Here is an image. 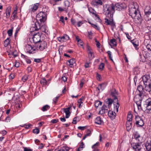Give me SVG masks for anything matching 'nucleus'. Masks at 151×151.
<instances>
[{
    "label": "nucleus",
    "mask_w": 151,
    "mask_h": 151,
    "mask_svg": "<svg viewBox=\"0 0 151 151\" xmlns=\"http://www.w3.org/2000/svg\"><path fill=\"white\" fill-rule=\"evenodd\" d=\"M119 6L117 4H112L110 5L106 4L103 6V12L106 16V18L105 19V23L106 25H110L112 30L116 27L115 23L113 18V14L115 10L119 8Z\"/></svg>",
    "instance_id": "obj_1"
},
{
    "label": "nucleus",
    "mask_w": 151,
    "mask_h": 151,
    "mask_svg": "<svg viewBox=\"0 0 151 151\" xmlns=\"http://www.w3.org/2000/svg\"><path fill=\"white\" fill-rule=\"evenodd\" d=\"M36 20L33 21L32 24L30 29L34 31L38 30L41 29V30L44 32L46 33V27L45 26L41 27L40 25L38 20H39L41 23L44 22L46 19L45 13L42 12H40L36 15Z\"/></svg>",
    "instance_id": "obj_2"
},
{
    "label": "nucleus",
    "mask_w": 151,
    "mask_h": 151,
    "mask_svg": "<svg viewBox=\"0 0 151 151\" xmlns=\"http://www.w3.org/2000/svg\"><path fill=\"white\" fill-rule=\"evenodd\" d=\"M137 9V6H136L132 5L129 6V14L133 18H134L136 20H138L139 22H141L142 20V19Z\"/></svg>",
    "instance_id": "obj_3"
},
{
    "label": "nucleus",
    "mask_w": 151,
    "mask_h": 151,
    "mask_svg": "<svg viewBox=\"0 0 151 151\" xmlns=\"http://www.w3.org/2000/svg\"><path fill=\"white\" fill-rule=\"evenodd\" d=\"M47 42L44 41H40L35 45V47L37 50L39 49L41 51L47 48Z\"/></svg>",
    "instance_id": "obj_4"
},
{
    "label": "nucleus",
    "mask_w": 151,
    "mask_h": 151,
    "mask_svg": "<svg viewBox=\"0 0 151 151\" xmlns=\"http://www.w3.org/2000/svg\"><path fill=\"white\" fill-rule=\"evenodd\" d=\"M25 49L26 52L29 54H34L37 51L36 47H35L29 45H26Z\"/></svg>",
    "instance_id": "obj_5"
},
{
    "label": "nucleus",
    "mask_w": 151,
    "mask_h": 151,
    "mask_svg": "<svg viewBox=\"0 0 151 151\" xmlns=\"http://www.w3.org/2000/svg\"><path fill=\"white\" fill-rule=\"evenodd\" d=\"M142 143H133L131 144V147L134 151H139L141 149Z\"/></svg>",
    "instance_id": "obj_6"
},
{
    "label": "nucleus",
    "mask_w": 151,
    "mask_h": 151,
    "mask_svg": "<svg viewBox=\"0 0 151 151\" xmlns=\"http://www.w3.org/2000/svg\"><path fill=\"white\" fill-rule=\"evenodd\" d=\"M146 109L145 112L147 114H150L151 111V99H148L146 101Z\"/></svg>",
    "instance_id": "obj_7"
},
{
    "label": "nucleus",
    "mask_w": 151,
    "mask_h": 151,
    "mask_svg": "<svg viewBox=\"0 0 151 151\" xmlns=\"http://www.w3.org/2000/svg\"><path fill=\"white\" fill-rule=\"evenodd\" d=\"M150 76L149 75H145L142 77V80L144 85L151 84V80L150 78Z\"/></svg>",
    "instance_id": "obj_8"
},
{
    "label": "nucleus",
    "mask_w": 151,
    "mask_h": 151,
    "mask_svg": "<svg viewBox=\"0 0 151 151\" xmlns=\"http://www.w3.org/2000/svg\"><path fill=\"white\" fill-rule=\"evenodd\" d=\"M145 15L148 18V19H151V9L150 6H146L145 9Z\"/></svg>",
    "instance_id": "obj_9"
},
{
    "label": "nucleus",
    "mask_w": 151,
    "mask_h": 151,
    "mask_svg": "<svg viewBox=\"0 0 151 151\" xmlns=\"http://www.w3.org/2000/svg\"><path fill=\"white\" fill-rule=\"evenodd\" d=\"M33 42L37 44L40 41V35L39 33H37L33 35L32 38Z\"/></svg>",
    "instance_id": "obj_10"
},
{
    "label": "nucleus",
    "mask_w": 151,
    "mask_h": 151,
    "mask_svg": "<svg viewBox=\"0 0 151 151\" xmlns=\"http://www.w3.org/2000/svg\"><path fill=\"white\" fill-rule=\"evenodd\" d=\"M118 93L115 89H113L111 92V95L113 98L114 101H115V102L118 101L117 98V96L118 95Z\"/></svg>",
    "instance_id": "obj_11"
},
{
    "label": "nucleus",
    "mask_w": 151,
    "mask_h": 151,
    "mask_svg": "<svg viewBox=\"0 0 151 151\" xmlns=\"http://www.w3.org/2000/svg\"><path fill=\"white\" fill-rule=\"evenodd\" d=\"M134 138L137 141L142 143L143 140L142 137L140 136V134L137 132H135L134 133Z\"/></svg>",
    "instance_id": "obj_12"
},
{
    "label": "nucleus",
    "mask_w": 151,
    "mask_h": 151,
    "mask_svg": "<svg viewBox=\"0 0 151 151\" xmlns=\"http://www.w3.org/2000/svg\"><path fill=\"white\" fill-rule=\"evenodd\" d=\"M108 107L106 105L104 104L101 107V109L99 111V114H103L108 112Z\"/></svg>",
    "instance_id": "obj_13"
},
{
    "label": "nucleus",
    "mask_w": 151,
    "mask_h": 151,
    "mask_svg": "<svg viewBox=\"0 0 151 151\" xmlns=\"http://www.w3.org/2000/svg\"><path fill=\"white\" fill-rule=\"evenodd\" d=\"M136 124L137 127H142L144 125V122L142 119H141L140 117H136Z\"/></svg>",
    "instance_id": "obj_14"
},
{
    "label": "nucleus",
    "mask_w": 151,
    "mask_h": 151,
    "mask_svg": "<svg viewBox=\"0 0 151 151\" xmlns=\"http://www.w3.org/2000/svg\"><path fill=\"white\" fill-rule=\"evenodd\" d=\"M137 91L139 92V94L138 96L139 97H141L144 92V88L141 85H139L137 86Z\"/></svg>",
    "instance_id": "obj_15"
},
{
    "label": "nucleus",
    "mask_w": 151,
    "mask_h": 151,
    "mask_svg": "<svg viewBox=\"0 0 151 151\" xmlns=\"http://www.w3.org/2000/svg\"><path fill=\"white\" fill-rule=\"evenodd\" d=\"M70 107H68L66 108H63V109L64 112L65 113V117L66 118H69L70 115Z\"/></svg>",
    "instance_id": "obj_16"
},
{
    "label": "nucleus",
    "mask_w": 151,
    "mask_h": 151,
    "mask_svg": "<svg viewBox=\"0 0 151 151\" xmlns=\"http://www.w3.org/2000/svg\"><path fill=\"white\" fill-rule=\"evenodd\" d=\"M76 62V60L74 58H72L68 60L67 62V64L70 67L72 68L73 67V64Z\"/></svg>",
    "instance_id": "obj_17"
},
{
    "label": "nucleus",
    "mask_w": 151,
    "mask_h": 151,
    "mask_svg": "<svg viewBox=\"0 0 151 151\" xmlns=\"http://www.w3.org/2000/svg\"><path fill=\"white\" fill-rule=\"evenodd\" d=\"M108 116L112 119H114L116 116V113L112 111H109L108 112Z\"/></svg>",
    "instance_id": "obj_18"
},
{
    "label": "nucleus",
    "mask_w": 151,
    "mask_h": 151,
    "mask_svg": "<svg viewBox=\"0 0 151 151\" xmlns=\"http://www.w3.org/2000/svg\"><path fill=\"white\" fill-rule=\"evenodd\" d=\"M146 149L147 151H151V142H147L145 145Z\"/></svg>",
    "instance_id": "obj_19"
},
{
    "label": "nucleus",
    "mask_w": 151,
    "mask_h": 151,
    "mask_svg": "<svg viewBox=\"0 0 151 151\" xmlns=\"http://www.w3.org/2000/svg\"><path fill=\"white\" fill-rule=\"evenodd\" d=\"M95 122L98 124H101L103 123V121L100 117H98L96 118L95 120Z\"/></svg>",
    "instance_id": "obj_20"
},
{
    "label": "nucleus",
    "mask_w": 151,
    "mask_h": 151,
    "mask_svg": "<svg viewBox=\"0 0 151 151\" xmlns=\"http://www.w3.org/2000/svg\"><path fill=\"white\" fill-rule=\"evenodd\" d=\"M132 126V122H127L126 123V127L127 130L128 131H129L131 130Z\"/></svg>",
    "instance_id": "obj_21"
},
{
    "label": "nucleus",
    "mask_w": 151,
    "mask_h": 151,
    "mask_svg": "<svg viewBox=\"0 0 151 151\" xmlns=\"http://www.w3.org/2000/svg\"><path fill=\"white\" fill-rule=\"evenodd\" d=\"M113 102H114V100H113L110 98L108 99L105 101L106 103L108 105V107L111 105Z\"/></svg>",
    "instance_id": "obj_22"
},
{
    "label": "nucleus",
    "mask_w": 151,
    "mask_h": 151,
    "mask_svg": "<svg viewBox=\"0 0 151 151\" xmlns=\"http://www.w3.org/2000/svg\"><path fill=\"white\" fill-rule=\"evenodd\" d=\"M69 148L67 146L61 147L60 150L56 149L55 151H69Z\"/></svg>",
    "instance_id": "obj_23"
},
{
    "label": "nucleus",
    "mask_w": 151,
    "mask_h": 151,
    "mask_svg": "<svg viewBox=\"0 0 151 151\" xmlns=\"http://www.w3.org/2000/svg\"><path fill=\"white\" fill-rule=\"evenodd\" d=\"M145 85V90L148 92H150L151 91V84H150V85L147 84V85Z\"/></svg>",
    "instance_id": "obj_24"
},
{
    "label": "nucleus",
    "mask_w": 151,
    "mask_h": 151,
    "mask_svg": "<svg viewBox=\"0 0 151 151\" xmlns=\"http://www.w3.org/2000/svg\"><path fill=\"white\" fill-rule=\"evenodd\" d=\"M38 6V4L36 3L34 5H32L31 9L32 11L34 12L36 10Z\"/></svg>",
    "instance_id": "obj_25"
},
{
    "label": "nucleus",
    "mask_w": 151,
    "mask_h": 151,
    "mask_svg": "<svg viewBox=\"0 0 151 151\" xmlns=\"http://www.w3.org/2000/svg\"><path fill=\"white\" fill-rule=\"evenodd\" d=\"M11 10L10 8H7L6 10V17L8 18L10 17Z\"/></svg>",
    "instance_id": "obj_26"
},
{
    "label": "nucleus",
    "mask_w": 151,
    "mask_h": 151,
    "mask_svg": "<svg viewBox=\"0 0 151 151\" xmlns=\"http://www.w3.org/2000/svg\"><path fill=\"white\" fill-rule=\"evenodd\" d=\"M114 102L115 103H116V104H114V109L117 112H118V108L119 106V104L118 101L115 102V101H114Z\"/></svg>",
    "instance_id": "obj_27"
},
{
    "label": "nucleus",
    "mask_w": 151,
    "mask_h": 151,
    "mask_svg": "<svg viewBox=\"0 0 151 151\" xmlns=\"http://www.w3.org/2000/svg\"><path fill=\"white\" fill-rule=\"evenodd\" d=\"M139 100V101H137L136 104L138 110L141 111L142 110L141 105V101L140 99Z\"/></svg>",
    "instance_id": "obj_28"
},
{
    "label": "nucleus",
    "mask_w": 151,
    "mask_h": 151,
    "mask_svg": "<svg viewBox=\"0 0 151 151\" xmlns=\"http://www.w3.org/2000/svg\"><path fill=\"white\" fill-rule=\"evenodd\" d=\"M102 104V102L99 101L97 100L95 101V106L96 108L99 106H101Z\"/></svg>",
    "instance_id": "obj_29"
},
{
    "label": "nucleus",
    "mask_w": 151,
    "mask_h": 151,
    "mask_svg": "<svg viewBox=\"0 0 151 151\" xmlns=\"http://www.w3.org/2000/svg\"><path fill=\"white\" fill-rule=\"evenodd\" d=\"M9 38H7L4 41V45L7 47L10 44Z\"/></svg>",
    "instance_id": "obj_30"
},
{
    "label": "nucleus",
    "mask_w": 151,
    "mask_h": 151,
    "mask_svg": "<svg viewBox=\"0 0 151 151\" xmlns=\"http://www.w3.org/2000/svg\"><path fill=\"white\" fill-rule=\"evenodd\" d=\"M50 108V106L49 105H47L44 106L42 107V110L43 111H45L48 110Z\"/></svg>",
    "instance_id": "obj_31"
},
{
    "label": "nucleus",
    "mask_w": 151,
    "mask_h": 151,
    "mask_svg": "<svg viewBox=\"0 0 151 151\" xmlns=\"http://www.w3.org/2000/svg\"><path fill=\"white\" fill-rule=\"evenodd\" d=\"M132 42L134 46L136 48L137 47V46L139 45V43L137 41H135L134 40H133L132 41Z\"/></svg>",
    "instance_id": "obj_32"
},
{
    "label": "nucleus",
    "mask_w": 151,
    "mask_h": 151,
    "mask_svg": "<svg viewBox=\"0 0 151 151\" xmlns=\"http://www.w3.org/2000/svg\"><path fill=\"white\" fill-rule=\"evenodd\" d=\"M88 57L90 59H92L94 57V56L93 55V52H88Z\"/></svg>",
    "instance_id": "obj_33"
},
{
    "label": "nucleus",
    "mask_w": 151,
    "mask_h": 151,
    "mask_svg": "<svg viewBox=\"0 0 151 151\" xmlns=\"http://www.w3.org/2000/svg\"><path fill=\"white\" fill-rule=\"evenodd\" d=\"M132 115L131 114L129 113L128 114L127 117V122H132Z\"/></svg>",
    "instance_id": "obj_34"
},
{
    "label": "nucleus",
    "mask_w": 151,
    "mask_h": 151,
    "mask_svg": "<svg viewBox=\"0 0 151 151\" xmlns=\"http://www.w3.org/2000/svg\"><path fill=\"white\" fill-rule=\"evenodd\" d=\"M110 43L112 44V45L113 46H116V40L115 39H113L110 40Z\"/></svg>",
    "instance_id": "obj_35"
},
{
    "label": "nucleus",
    "mask_w": 151,
    "mask_h": 151,
    "mask_svg": "<svg viewBox=\"0 0 151 151\" xmlns=\"http://www.w3.org/2000/svg\"><path fill=\"white\" fill-rule=\"evenodd\" d=\"M64 5L65 7V11H66V9L68 8V7L70 6L69 2L68 1H64Z\"/></svg>",
    "instance_id": "obj_36"
},
{
    "label": "nucleus",
    "mask_w": 151,
    "mask_h": 151,
    "mask_svg": "<svg viewBox=\"0 0 151 151\" xmlns=\"http://www.w3.org/2000/svg\"><path fill=\"white\" fill-rule=\"evenodd\" d=\"M147 50L151 53V43L148 44L146 46Z\"/></svg>",
    "instance_id": "obj_37"
},
{
    "label": "nucleus",
    "mask_w": 151,
    "mask_h": 151,
    "mask_svg": "<svg viewBox=\"0 0 151 151\" xmlns=\"http://www.w3.org/2000/svg\"><path fill=\"white\" fill-rule=\"evenodd\" d=\"M40 83L42 84H43V85H47V81L45 78L42 79L41 80Z\"/></svg>",
    "instance_id": "obj_38"
},
{
    "label": "nucleus",
    "mask_w": 151,
    "mask_h": 151,
    "mask_svg": "<svg viewBox=\"0 0 151 151\" xmlns=\"http://www.w3.org/2000/svg\"><path fill=\"white\" fill-rule=\"evenodd\" d=\"M94 3L97 5H102V2L101 0H95Z\"/></svg>",
    "instance_id": "obj_39"
},
{
    "label": "nucleus",
    "mask_w": 151,
    "mask_h": 151,
    "mask_svg": "<svg viewBox=\"0 0 151 151\" xmlns=\"http://www.w3.org/2000/svg\"><path fill=\"white\" fill-rule=\"evenodd\" d=\"M105 87V84L104 83H102L100 84L99 86V87L98 88L99 90H103L104 89Z\"/></svg>",
    "instance_id": "obj_40"
},
{
    "label": "nucleus",
    "mask_w": 151,
    "mask_h": 151,
    "mask_svg": "<svg viewBox=\"0 0 151 151\" xmlns=\"http://www.w3.org/2000/svg\"><path fill=\"white\" fill-rule=\"evenodd\" d=\"M85 82V80L84 79H82L80 81V86L81 88L83 87V85L84 84Z\"/></svg>",
    "instance_id": "obj_41"
},
{
    "label": "nucleus",
    "mask_w": 151,
    "mask_h": 151,
    "mask_svg": "<svg viewBox=\"0 0 151 151\" xmlns=\"http://www.w3.org/2000/svg\"><path fill=\"white\" fill-rule=\"evenodd\" d=\"M89 10L90 12L94 14L96 17H97L99 19V18L98 16V15L96 14L94 12V10L92 8H91L89 9Z\"/></svg>",
    "instance_id": "obj_42"
},
{
    "label": "nucleus",
    "mask_w": 151,
    "mask_h": 151,
    "mask_svg": "<svg viewBox=\"0 0 151 151\" xmlns=\"http://www.w3.org/2000/svg\"><path fill=\"white\" fill-rule=\"evenodd\" d=\"M84 144L83 142H82L77 151H80V150H82V149L84 147Z\"/></svg>",
    "instance_id": "obj_43"
},
{
    "label": "nucleus",
    "mask_w": 151,
    "mask_h": 151,
    "mask_svg": "<svg viewBox=\"0 0 151 151\" xmlns=\"http://www.w3.org/2000/svg\"><path fill=\"white\" fill-rule=\"evenodd\" d=\"M83 43L81 40L79 41V42H78V46L79 47L82 46V47L84 49V48L83 47Z\"/></svg>",
    "instance_id": "obj_44"
},
{
    "label": "nucleus",
    "mask_w": 151,
    "mask_h": 151,
    "mask_svg": "<svg viewBox=\"0 0 151 151\" xmlns=\"http://www.w3.org/2000/svg\"><path fill=\"white\" fill-rule=\"evenodd\" d=\"M59 96H57L55 98H54L53 99V103L54 104H55L58 100V99H59Z\"/></svg>",
    "instance_id": "obj_45"
},
{
    "label": "nucleus",
    "mask_w": 151,
    "mask_h": 151,
    "mask_svg": "<svg viewBox=\"0 0 151 151\" xmlns=\"http://www.w3.org/2000/svg\"><path fill=\"white\" fill-rule=\"evenodd\" d=\"M91 26L93 27L97 30H99L100 29V27L96 24H91Z\"/></svg>",
    "instance_id": "obj_46"
},
{
    "label": "nucleus",
    "mask_w": 151,
    "mask_h": 151,
    "mask_svg": "<svg viewBox=\"0 0 151 151\" xmlns=\"http://www.w3.org/2000/svg\"><path fill=\"white\" fill-rule=\"evenodd\" d=\"M28 78V76L27 75H25L22 78V79L23 82H24L26 81Z\"/></svg>",
    "instance_id": "obj_47"
},
{
    "label": "nucleus",
    "mask_w": 151,
    "mask_h": 151,
    "mask_svg": "<svg viewBox=\"0 0 151 151\" xmlns=\"http://www.w3.org/2000/svg\"><path fill=\"white\" fill-rule=\"evenodd\" d=\"M104 63H101L99 65V68L100 70H102L104 68Z\"/></svg>",
    "instance_id": "obj_48"
},
{
    "label": "nucleus",
    "mask_w": 151,
    "mask_h": 151,
    "mask_svg": "<svg viewBox=\"0 0 151 151\" xmlns=\"http://www.w3.org/2000/svg\"><path fill=\"white\" fill-rule=\"evenodd\" d=\"M107 53H108V55L110 59L111 60H113L112 57L111 56V51H108L107 52Z\"/></svg>",
    "instance_id": "obj_49"
},
{
    "label": "nucleus",
    "mask_w": 151,
    "mask_h": 151,
    "mask_svg": "<svg viewBox=\"0 0 151 151\" xmlns=\"http://www.w3.org/2000/svg\"><path fill=\"white\" fill-rule=\"evenodd\" d=\"M33 132L34 133L38 134L39 132V130L38 129H33Z\"/></svg>",
    "instance_id": "obj_50"
},
{
    "label": "nucleus",
    "mask_w": 151,
    "mask_h": 151,
    "mask_svg": "<svg viewBox=\"0 0 151 151\" xmlns=\"http://www.w3.org/2000/svg\"><path fill=\"white\" fill-rule=\"evenodd\" d=\"M84 23L82 21H79L77 23V25L78 27H80L83 23Z\"/></svg>",
    "instance_id": "obj_51"
},
{
    "label": "nucleus",
    "mask_w": 151,
    "mask_h": 151,
    "mask_svg": "<svg viewBox=\"0 0 151 151\" xmlns=\"http://www.w3.org/2000/svg\"><path fill=\"white\" fill-rule=\"evenodd\" d=\"M7 33L9 36H11L12 34V30L11 29L8 30Z\"/></svg>",
    "instance_id": "obj_52"
},
{
    "label": "nucleus",
    "mask_w": 151,
    "mask_h": 151,
    "mask_svg": "<svg viewBox=\"0 0 151 151\" xmlns=\"http://www.w3.org/2000/svg\"><path fill=\"white\" fill-rule=\"evenodd\" d=\"M91 131L88 130L86 134H85V135L87 136H90L91 135Z\"/></svg>",
    "instance_id": "obj_53"
},
{
    "label": "nucleus",
    "mask_w": 151,
    "mask_h": 151,
    "mask_svg": "<svg viewBox=\"0 0 151 151\" xmlns=\"http://www.w3.org/2000/svg\"><path fill=\"white\" fill-rule=\"evenodd\" d=\"M65 37H64V35L62 37H61L59 38L58 39V40L61 41H65Z\"/></svg>",
    "instance_id": "obj_54"
},
{
    "label": "nucleus",
    "mask_w": 151,
    "mask_h": 151,
    "mask_svg": "<svg viewBox=\"0 0 151 151\" xmlns=\"http://www.w3.org/2000/svg\"><path fill=\"white\" fill-rule=\"evenodd\" d=\"M87 51L88 52H92L93 51L92 49L91 48V47L88 46H87Z\"/></svg>",
    "instance_id": "obj_55"
},
{
    "label": "nucleus",
    "mask_w": 151,
    "mask_h": 151,
    "mask_svg": "<svg viewBox=\"0 0 151 151\" xmlns=\"http://www.w3.org/2000/svg\"><path fill=\"white\" fill-rule=\"evenodd\" d=\"M71 23L73 25H75L76 24V20L74 19H73L71 20Z\"/></svg>",
    "instance_id": "obj_56"
},
{
    "label": "nucleus",
    "mask_w": 151,
    "mask_h": 151,
    "mask_svg": "<svg viewBox=\"0 0 151 151\" xmlns=\"http://www.w3.org/2000/svg\"><path fill=\"white\" fill-rule=\"evenodd\" d=\"M9 55H13L14 57H15L17 56V54H14V52H10L9 54Z\"/></svg>",
    "instance_id": "obj_57"
},
{
    "label": "nucleus",
    "mask_w": 151,
    "mask_h": 151,
    "mask_svg": "<svg viewBox=\"0 0 151 151\" xmlns=\"http://www.w3.org/2000/svg\"><path fill=\"white\" fill-rule=\"evenodd\" d=\"M10 118L9 116H8L6 118L5 121L6 122H10Z\"/></svg>",
    "instance_id": "obj_58"
},
{
    "label": "nucleus",
    "mask_w": 151,
    "mask_h": 151,
    "mask_svg": "<svg viewBox=\"0 0 151 151\" xmlns=\"http://www.w3.org/2000/svg\"><path fill=\"white\" fill-rule=\"evenodd\" d=\"M17 13V10H15L13 12L12 14L13 17H14L16 15Z\"/></svg>",
    "instance_id": "obj_59"
},
{
    "label": "nucleus",
    "mask_w": 151,
    "mask_h": 151,
    "mask_svg": "<svg viewBox=\"0 0 151 151\" xmlns=\"http://www.w3.org/2000/svg\"><path fill=\"white\" fill-rule=\"evenodd\" d=\"M64 37H65V41L68 40L69 39V36L66 35H64Z\"/></svg>",
    "instance_id": "obj_60"
},
{
    "label": "nucleus",
    "mask_w": 151,
    "mask_h": 151,
    "mask_svg": "<svg viewBox=\"0 0 151 151\" xmlns=\"http://www.w3.org/2000/svg\"><path fill=\"white\" fill-rule=\"evenodd\" d=\"M34 61L35 62L39 63L40 62L41 60L40 59H35Z\"/></svg>",
    "instance_id": "obj_61"
},
{
    "label": "nucleus",
    "mask_w": 151,
    "mask_h": 151,
    "mask_svg": "<svg viewBox=\"0 0 151 151\" xmlns=\"http://www.w3.org/2000/svg\"><path fill=\"white\" fill-rule=\"evenodd\" d=\"M58 120L57 119H53L51 120V122L53 123H55L58 122Z\"/></svg>",
    "instance_id": "obj_62"
},
{
    "label": "nucleus",
    "mask_w": 151,
    "mask_h": 151,
    "mask_svg": "<svg viewBox=\"0 0 151 151\" xmlns=\"http://www.w3.org/2000/svg\"><path fill=\"white\" fill-rule=\"evenodd\" d=\"M62 79L63 81L64 82L66 81L67 80L66 77L63 76L62 77Z\"/></svg>",
    "instance_id": "obj_63"
},
{
    "label": "nucleus",
    "mask_w": 151,
    "mask_h": 151,
    "mask_svg": "<svg viewBox=\"0 0 151 151\" xmlns=\"http://www.w3.org/2000/svg\"><path fill=\"white\" fill-rule=\"evenodd\" d=\"M24 151H32L31 149L27 147H24Z\"/></svg>",
    "instance_id": "obj_64"
}]
</instances>
